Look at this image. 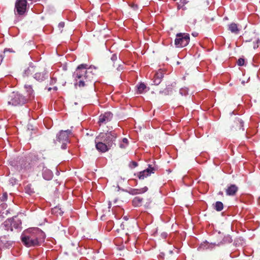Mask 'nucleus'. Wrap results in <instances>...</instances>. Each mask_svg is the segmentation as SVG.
Instances as JSON below:
<instances>
[{
  "label": "nucleus",
  "instance_id": "nucleus-27",
  "mask_svg": "<svg viewBox=\"0 0 260 260\" xmlns=\"http://www.w3.org/2000/svg\"><path fill=\"white\" fill-rule=\"evenodd\" d=\"M187 3V2L186 0H180L178 6V8L180 9L181 7H182Z\"/></svg>",
  "mask_w": 260,
  "mask_h": 260
},
{
  "label": "nucleus",
  "instance_id": "nucleus-33",
  "mask_svg": "<svg viewBox=\"0 0 260 260\" xmlns=\"http://www.w3.org/2000/svg\"><path fill=\"white\" fill-rule=\"evenodd\" d=\"M132 164L134 168H135L138 166V163L136 161H132Z\"/></svg>",
  "mask_w": 260,
  "mask_h": 260
},
{
  "label": "nucleus",
  "instance_id": "nucleus-30",
  "mask_svg": "<svg viewBox=\"0 0 260 260\" xmlns=\"http://www.w3.org/2000/svg\"><path fill=\"white\" fill-rule=\"evenodd\" d=\"M111 60L114 62L115 61L117 60V56L116 54H114L112 55L111 58Z\"/></svg>",
  "mask_w": 260,
  "mask_h": 260
},
{
  "label": "nucleus",
  "instance_id": "nucleus-15",
  "mask_svg": "<svg viewBox=\"0 0 260 260\" xmlns=\"http://www.w3.org/2000/svg\"><path fill=\"white\" fill-rule=\"evenodd\" d=\"M38 71V68L37 67L30 65L26 69L24 70L22 76L24 78L28 77Z\"/></svg>",
  "mask_w": 260,
  "mask_h": 260
},
{
  "label": "nucleus",
  "instance_id": "nucleus-22",
  "mask_svg": "<svg viewBox=\"0 0 260 260\" xmlns=\"http://www.w3.org/2000/svg\"><path fill=\"white\" fill-rule=\"evenodd\" d=\"M143 199L136 197L133 200V204L135 207H140L142 205Z\"/></svg>",
  "mask_w": 260,
  "mask_h": 260
},
{
  "label": "nucleus",
  "instance_id": "nucleus-32",
  "mask_svg": "<svg viewBox=\"0 0 260 260\" xmlns=\"http://www.w3.org/2000/svg\"><path fill=\"white\" fill-rule=\"evenodd\" d=\"M6 52H14L15 51H14L12 49H7V48H6L4 51V53H6Z\"/></svg>",
  "mask_w": 260,
  "mask_h": 260
},
{
  "label": "nucleus",
  "instance_id": "nucleus-2",
  "mask_svg": "<svg viewBox=\"0 0 260 260\" xmlns=\"http://www.w3.org/2000/svg\"><path fill=\"white\" fill-rule=\"evenodd\" d=\"M87 67V64H81L77 68L74 74L75 86L82 88L88 86L95 80L96 69L91 67L88 68Z\"/></svg>",
  "mask_w": 260,
  "mask_h": 260
},
{
  "label": "nucleus",
  "instance_id": "nucleus-41",
  "mask_svg": "<svg viewBox=\"0 0 260 260\" xmlns=\"http://www.w3.org/2000/svg\"><path fill=\"white\" fill-rule=\"evenodd\" d=\"M6 193L4 194V197H6Z\"/></svg>",
  "mask_w": 260,
  "mask_h": 260
},
{
  "label": "nucleus",
  "instance_id": "nucleus-10",
  "mask_svg": "<svg viewBox=\"0 0 260 260\" xmlns=\"http://www.w3.org/2000/svg\"><path fill=\"white\" fill-rule=\"evenodd\" d=\"M231 130L233 132H236L242 130L244 131L243 122L242 119L239 118H236L231 123Z\"/></svg>",
  "mask_w": 260,
  "mask_h": 260
},
{
  "label": "nucleus",
  "instance_id": "nucleus-11",
  "mask_svg": "<svg viewBox=\"0 0 260 260\" xmlns=\"http://www.w3.org/2000/svg\"><path fill=\"white\" fill-rule=\"evenodd\" d=\"M71 134L70 130L61 131L57 136V141L59 143L68 142L69 136Z\"/></svg>",
  "mask_w": 260,
  "mask_h": 260
},
{
  "label": "nucleus",
  "instance_id": "nucleus-8",
  "mask_svg": "<svg viewBox=\"0 0 260 260\" xmlns=\"http://www.w3.org/2000/svg\"><path fill=\"white\" fill-rule=\"evenodd\" d=\"M26 0H16L15 6V10L18 15H22L26 12L27 7Z\"/></svg>",
  "mask_w": 260,
  "mask_h": 260
},
{
  "label": "nucleus",
  "instance_id": "nucleus-13",
  "mask_svg": "<svg viewBox=\"0 0 260 260\" xmlns=\"http://www.w3.org/2000/svg\"><path fill=\"white\" fill-rule=\"evenodd\" d=\"M155 169L152 167L151 165H149L148 168L143 171L139 173L138 175V178L140 179H144L145 178L149 176L151 173H154Z\"/></svg>",
  "mask_w": 260,
  "mask_h": 260
},
{
  "label": "nucleus",
  "instance_id": "nucleus-28",
  "mask_svg": "<svg viewBox=\"0 0 260 260\" xmlns=\"http://www.w3.org/2000/svg\"><path fill=\"white\" fill-rule=\"evenodd\" d=\"M245 60L243 58H240L237 61V64L239 66H242L244 64Z\"/></svg>",
  "mask_w": 260,
  "mask_h": 260
},
{
  "label": "nucleus",
  "instance_id": "nucleus-25",
  "mask_svg": "<svg viewBox=\"0 0 260 260\" xmlns=\"http://www.w3.org/2000/svg\"><path fill=\"white\" fill-rule=\"evenodd\" d=\"M128 144V140L126 138H123L122 143L119 144V147L122 149H125L127 146Z\"/></svg>",
  "mask_w": 260,
  "mask_h": 260
},
{
  "label": "nucleus",
  "instance_id": "nucleus-1",
  "mask_svg": "<svg viewBox=\"0 0 260 260\" xmlns=\"http://www.w3.org/2000/svg\"><path fill=\"white\" fill-rule=\"evenodd\" d=\"M21 220L17 216L6 220L0 226V246L9 248L13 244L10 240L13 228L15 229L21 228Z\"/></svg>",
  "mask_w": 260,
  "mask_h": 260
},
{
  "label": "nucleus",
  "instance_id": "nucleus-37",
  "mask_svg": "<svg viewBox=\"0 0 260 260\" xmlns=\"http://www.w3.org/2000/svg\"><path fill=\"white\" fill-rule=\"evenodd\" d=\"M218 194L219 195H221V196H223V192L221 191H220L219 192H218Z\"/></svg>",
  "mask_w": 260,
  "mask_h": 260
},
{
  "label": "nucleus",
  "instance_id": "nucleus-9",
  "mask_svg": "<svg viewBox=\"0 0 260 260\" xmlns=\"http://www.w3.org/2000/svg\"><path fill=\"white\" fill-rule=\"evenodd\" d=\"M95 143L96 149L100 152H105L110 149L99 135L95 139Z\"/></svg>",
  "mask_w": 260,
  "mask_h": 260
},
{
  "label": "nucleus",
  "instance_id": "nucleus-29",
  "mask_svg": "<svg viewBox=\"0 0 260 260\" xmlns=\"http://www.w3.org/2000/svg\"><path fill=\"white\" fill-rule=\"evenodd\" d=\"M64 26V23L63 22H61L58 24V27L60 30V32H61L62 31V28Z\"/></svg>",
  "mask_w": 260,
  "mask_h": 260
},
{
  "label": "nucleus",
  "instance_id": "nucleus-40",
  "mask_svg": "<svg viewBox=\"0 0 260 260\" xmlns=\"http://www.w3.org/2000/svg\"><path fill=\"white\" fill-rule=\"evenodd\" d=\"M253 47H254V49L256 48H257L258 47V45H257L256 46L254 45Z\"/></svg>",
  "mask_w": 260,
  "mask_h": 260
},
{
  "label": "nucleus",
  "instance_id": "nucleus-36",
  "mask_svg": "<svg viewBox=\"0 0 260 260\" xmlns=\"http://www.w3.org/2000/svg\"><path fill=\"white\" fill-rule=\"evenodd\" d=\"M3 59V57L2 55H0V64L1 63Z\"/></svg>",
  "mask_w": 260,
  "mask_h": 260
},
{
  "label": "nucleus",
  "instance_id": "nucleus-21",
  "mask_svg": "<svg viewBox=\"0 0 260 260\" xmlns=\"http://www.w3.org/2000/svg\"><path fill=\"white\" fill-rule=\"evenodd\" d=\"M24 87L27 90L28 94L29 95V97L27 98L28 99V101L31 100L34 98V90H32L31 86L30 85L25 84Z\"/></svg>",
  "mask_w": 260,
  "mask_h": 260
},
{
  "label": "nucleus",
  "instance_id": "nucleus-43",
  "mask_svg": "<svg viewBox=\"0 0 260 260\" xmlns=\"http://www.w3.org/2000/svg\"><path fill=\"white\" fill-rule=\"evenodd\" d=\"M54 89L56 90V89H57L56 87H55Z\"/></svg>",
  "mask_w": 260,
  "mask_h": 260
},
{
  "label": "nucleus",
  "instance_id": "nucleus-14",
  "mask_svg": "<svg viewBox=\"0 0 260 260\" xmlns=\"http://www.w3.org/2000/svg\"><path fill=\"white\" fill-rule=\"evenodd\" d=\"M113 117V114L111 112H106L101 114L99 117V123L101 125L110 121Z\"/></svg>",
  "mask_w": 260,
  "mask_h": 260
},
{
  "label": "nucleus",
  "instance_id": "nucleus-6",
  "mask_svg": "<svg viewBox=\"0 0 260 260\" xmlns=\"http://www.w3.org/2000/svg\"><path fill=\"white\" fill-rule=\"evenodd\" d=\"M99 136L101 137L103 141L110 148L115 145V141L117 138V134L115 131L108 132L106 133H101Z\"/></svg>",
  "mask_w": 260,
  "mask_h": 260
},
{
  "label": "nucleus",
  "instance_id": "nucleus-35",
  "mask_svg": "<svg viewBox=\"0 0 260 260\" xmlns=\"http://www.w3.org/2000/svg\"><path fill=\"white\" fill-rule=\"evenodd\" d=\"M192 35L193 37H196L198 36V32H192Z\"/></svg>",
  "mask_w": 260,
  "mask_h": 260
},
{
  "label": "nucleus",
  "instance_id": "nucleus-20",
  "mask_svg": "<svg viewBox=\"0 0 260 260\" xmlns=\"http://www.w3.org/2000/svg\"><path fill=\"white\" fill-rule=\"evenodd\" d=\"M228 29L235 34H238L239 32V29L238 28L237 25L235 23H232L229 25Z\"/></svg>",
  "mask_w": 260,
  "mask_h": 260
},
{
  "label": "nucleus",
  "instance_id": "nucleus-5",
  "mask_svg": "<svg viewBox=\"0 0 260 260\" xmlns=\"http://www.w3.org/2000/svg\"><path fill=\"white\" fill-rule=\"evenodd\" d=\"M8 101L9 105L16 106L25 104L28 99L18 92L14 91L9 95Z\"/></svg>",
  "mask_w": 260,
  "mask_h": 260
},
{
  "label": "nucleus",
  "instance_id": "nucleus-7",
  "mask_svg": "<svg viewBox=\"0 0 260 260\" xmlns=\"http://www.w3.org/2000/svg\"><path fill=\"white\" fill-rule=\"evenodd\" d=\"M190 41L189 35L186 33H178L176 35L175 45L176 47H184L187 46Z\"/></svg>",
  "mask_w": 260,
  "mask_h": 260
},
{
  "label": "nucleus",
  "instance_id": "nucleus-26",
  "mask_svg": "<svg viewBox=\"0 0 260 260\" xmlns=\"http://www.w3.org/2000/svg\"><path fill=\"white\" fill-rule=\"evenodd\" d=\"M25 190L26 192L28 193L29 194H31L35 192L34 189L31 188V186L30 185H27L25 187Z\"/></svg>",
  "mask_w": 260,
  "mask_h": 260
},
{
  "label": "nucleus",
  "instance_id": "nucleus-17",
  "mask_svg": "<svg viewBox=\"0 0 260 260\" xmlns=\"http://www.w3.org/2000/svg\"><path fill=\"white\" fill-rule=\"evenodd\" d=\"M42 171V176L45 180H50L52 179L53 174L50 170L46 167H43Z\"/></svg>",
  "mask_w": 260,
  "mask_h": 260
},
{
  "label": "nucleus",
  "instance_id": "nucleus-16",
  "mask_svg": "<svg viewBox=\"0 0 260 260\" xmlns=\"http://www.w3.org/2000/svg\"><path fill=\"white\" fill-rule=\"evenodd\" d=\"M48 77L47 73L44 71L43 72H39L38 69V71H36L34 74V78L37 80L41 82L44 81Z\"/></svg>",
  "mask_w": 260,
  "mask_h": 260
},
{
  "label": "nucleus",
  "instance_id": "nucleus-12",
  "mask_svg": "<svg viewBox=\"0 0 260 260\" xmlns=\"http://www.w3.org/2000/svg\"><path fill=\"white\" fill-rule=\"evenodd\" d=\"M165 73V71L161 69L158 70L154 73L152 79L154 85H157L160 84L162 78L164 77Z\"/></svg>",
  "mask_w": 260,
  "mask_h": 260
},
{
  "label": "nucleus",
  "instance_id": "nucleus-39",
  "mask_svg": "<svg viewBox=\"0 0 260 260\" xmlns=\"http://www.w3.org/2000/svg\"><path fill=\"white\" fill-rule=\"evenodd\" d=\"M61 83L62 85H64V84L66 83V81L62 82Z\"/></svg>",
  "mask_w": 260,
  "mask_h": 260
},
{
  "label": "nucleus",
  "instance_id": "nucleus-42",
  "mask_svg": "<svg viewBox=\"0 0 260 260\" xmlns=\"http://www.w3.org/2000/svg\"><path fill=\"white\" fill-rule=\"evenodd\" d=\"M6 193L4 194V197H6Z\"/></svg>",
  "mask_w": 260,
  "mask_h": 260
},
{
  "label": "nucleus",
  "instance_id": "nucleus-24",
  "mask_svg": "<svg viewBox=\"0 0 260 260\" xmlns=\"http://www.w3.org/2000/svg\"><path fill=\"white\" fill-rule=\"evenodd\" d=\"M223 208V205L222 202L217 201L214 205V209L217 211H221Z\"/></svg>",
  "mask_w": 260,
  "mask_h": 260
},
{
  "label": "nucleus",
  "instance_id": "nucleus-4",
  "mask_svg": "<svg viewBox=\"0 0 260 260\" xmlns=\"http://www.w3.org/2000/svg\"><path fill=\"white\" fill-rule=\"evenodd\" d=\"M30 158H20L19 160L11 161L10 163L19 172H24L31 168Z\"/></svg>",
  "mask_w": 260,
  "mask_h": 260
},
{
  "label": "nucleus",
  "instance_id": "nucleus-38",
  "mask_svg": "<svg viewBox=\"0 0 260 260\" xmlns=\"http://www.w3.org/2000/svg\"><path fill=\"white\" fill-rule=\"evenodd\" d=\"M54 81V82H56L57 81V80L56 79H54V78H52V82Z\"/></svg>",
  "mask_w": 260,
  "mask_h": 260
},
{
  "label": "nucleus",
  "instance_id": "nucleus-18",
  "mask_svg": "<svg viewBox=\"0 0 260 260\" xmlns=\"http://www.w3.org/2000/svg\"><path fill=\"white\" fill-rule=\"evenodd\" d=\"M238 187L235 184H232L229 186L226 189V195L233 196L236 194L238 191Z\"/></svg>",
  "mask_w": 260,
  "mask_h": 260
},
{
  "label": "nucleus",
  "instance_id": "nucleus-23",
  "mask_svg": "<svg viewBox=\"0 0 260 260\" xmlns=\"http://www.w3.org/2000/svg\"><path fill=\"white\" fill-rule=\"evenodd\" d=\"M146 88V85L143 83H141L137 86V93L138 94H142V93H143L144 91Z\"/></svg>",
  "mask_w": 260,
  "mask_h": 260
},
{
  "label": "nucleus",
  "instance_id": "nucleus-34",
  "mask_svg": "<svg viewBox=\"0 0 260 260\" xmlns=\"http://www.w3.org/2000/svg\"><path fill=\"white\" fill-rule=\"evenodd\" d=\"M131 7L134 9L136 10L138 9V6L137 5L133 4Z\"/></svg>",
  "mask_w": 260,
  "mask_h": 260
},
{
  "label": "nucleus",
  "instance_id": "nucleus-31",
  "mask_svg": "<svg viewBox=\"0 0 260 260\" xmlns=\"http://www.w3.org/2000/svg\"><path fill=\"white\" fill-rule=\"evenodd\" d=\"M68 142H61V143H62V145H61V148L63 149H66L67 148V143Z\"/></svg>",
  "mask_w": 260,
  "mask_h": 260
},
{
  "label": "nucleus",
  "instance_id": "nucleus-19",
  "mask_svg": "<svg viewBox=\"0 0 260 260\" xmlns=\"http://www.w3.org/2000/svg\"><path fill=\"white\" fill-rule=\"evenodd\" d=\"M148 190V188L146 186H145L143 188L140 189H135L133 188L131 189L129 191V193L132 195H136L137 194H140L145 192Z\"/></svg>",
  "mask_w": 260,
  "mask_h": 260
},
{
  "label": "nucleus",
  "instance_id": "nucleus-3",
  "mask_svg": "<svg viewBox=\"0 0 260 260\" xmlns=\"http://www.w3.org/2000/svg\"><path fill=\"white\" fill-rule=\"evenodd\" d=\"M45 233L39 228L28 230L21 236V241L27 247L37 246L44 241Z\"/></svg>",
  "mask_w": 260,
  "mask_h": 260
}]
</instances>
